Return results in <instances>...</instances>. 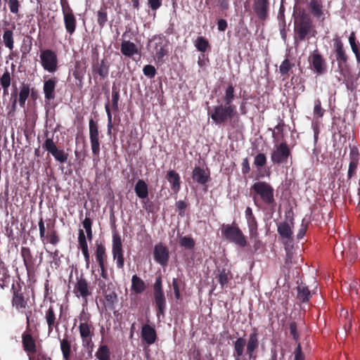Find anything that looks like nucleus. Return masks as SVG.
<instances>
[{
  "label": "nucleus",
  "instance_id": "9b49d317",
  "mask_svg": "<svg viewBox=\"0 0 360 360\" xmlns=\"http://www.w3.org/2000/svg\"><path fill=\"white\" fill-rule=\"evenodd\" d=\"M112 256L113 259L116 260L117 267L118 269H122L124 266V257L122 240L120 237L114 234L112 236Z\"/></svg>",
  "mask_w": 360,
  "mask_h": 360
},
{
  "label": "nucleus",
  "instance_id": "09e8293b",
  "mask_svg": "<svg viewBox=\"0 0 360 360\" xmlns=\"http://www.w3.org/2000/svg\"><path fill=\"white\" fill-rule=\"evenodd\" d=\"M293 64H292L288 59H285L279 67L280 73L283 75H288L289 71L291 70Z\"/></svg>",
  "mask_w": 360,
  "mask_h": 360
},
{
  "label": "nucleus",
  "instance_id": "79ce46f5",
  "mask_svg": "<svg viewBox=\"0 0 360 360\" xmlns=\"http://www.w3.org/2000/svg\"><path fill=\"white\" fill-rule=\"evenodd\" d=\"M179 245L188 250H191L195 246V241L191 236H183L179 239Z\"/></svg>",
  "mask_w": 360,
  "mask_h": 360
},
{
  "label": "nucleus",
  "instance_id": "bf43d9fd",
  "mask_svg": "<svg viewBox=\"0 0 360 360\" xmlns=\"http://www.w3.org/2000/svg\"><path fill=\"white\" fill-rule=\"evenodd\" d=\"M25 314L26 317V323H27V328H29L30 326L31 323L34 322V317L32 315V311L30 309V307H27L26 309L24 310L22 312Z\"/></svg>",
  "mask_w": 360,
  "mask_h": 360
},
{
  "label": "nucleus",
  "instance_id": "338daca9",
  "mask_svg": "<svg viewBox=\"0 0 360 360\" xmlns=\"http://www.w3.org/2000/svg\"><path fill=\"white\" fill-rule=\"evenodd\" d=\"M290 334L292 335L293 339L295 341H297L298 333L297 332V325L295 323L292 322L290 324Z\"/></svg>",
  "mask_w": 360,
  "mask_h": 360
},
{
  "label": "nucleus",
  "instance_id": "7ed1b4c3",
  "mask_svg": "<svg viewBox=\"0 0 360 360\" xmlns=\"http://www.w3.org/2000/svg\"><path fill=\"white\" fill-rule=\"evenodd\" d=\"M221 230L222 236L229 242L233 243L240 248L246 246L245 236L236 224H223Z\"/></svg>",
  "mask_w": 360,
  "mask_h": 360
},
{
  "label": "nucleus",
  "instance_id": "603ef678",
  "mask_svg": "<svg viewBox=\"0 0 360 360\" xmlns=\"http://www.w3.org/2000/svg\"><path fill=\"white\" fill-rule=\"evenodd\" d=\"M97 22L100 27H103L108 21V15L104 9H101L97 13Z\"/></svg>",
  "mask_w": 360,
  "mask_h": 360
},
{
  "label": "nucleus",
  "instance_id": "680f3d73",
  "mask_svg": "<svg viewBox=\"0 0 360 360\" xmlns=\"http://www.w3.org/2000/svg\"><path fill=\"white\" fill-rule=\"evenodd\" d=\"M154 294L155 293H162L163 290L162 289V278L160 276H158L155 279V282L153 286Z\"/></svg>",
  "mask_w": 360,
  "mask_h": 360
},
{
  "label": "nucleus",
  "instance_id": "f03ea898",
  "mask_svg": "<svg viewBox=\"0 0 360 360\" xmlns=\"http://www.w3.org/2000/svg\"><path fill=\"white\" fill-rule=\"evenodd\" d=\"M295 41H302L305 39L314 37V30L311 19L305 14L300 15L294 22Z\"/></svg>",
  "mask_w": 360,
  "mask_h": 360
},
{
  "label": "nucleus",
  "instance_id": "f8f14e48",
  "mask_svg": "<svg viewBox=\"0 0 360 360\" xmlns=\"http://www.w3.org/2000/svg\"><path fill=\"white\" fill-rule=\"evenodd\" d=\"M290 155V150L285 143H281L276 146L271 154V161L274 163L281 164L287 161Z\"/></svg>",
  "mask_w": 360,
  "mask_h": 360
},
{
  "label": "nucleus",
  "instance_id": "4c0bfd02",
  "mask_svg": "<svg viewBox=\"0 0 360 360\" xmlns=\"http://www.w3.org/2000/svg\"><path fill=\"white\" fill-rule=\"evenodd\" d=\"M96 283L102 294H106L111 289L110 286H112V283L109 282V279L98 278L96 279Z\"/></svg>",
  "mask_w": 360,
  "mask_h": 360
},
{
  "label": "nucleus",
  "instance_id": "ddd939ff",
  "mask_svg": "<svg viewBox=\"0 0 360 360\" xmlns=\"http://www.w3.org/2000/svg\"><path fill=\"white\" fill-rule=\"evenodd\" d=\"M246 354L250 359L255 356V352L259 347V331L253 328L246 342Z\"/></svg>",
  "mask_w": 360,
  "mask_h": 360
},
{
  "label": "nucleus",
  "instance_id": "473e14b6",
  "mask_svg": "<svg viewBox=\"0 0 360 360\" xmlns=\"http://www.w3.org/2000/svg\"><path fill=\"white\" fill-rule=\"evenodd\" d=\"M309 8L314 17L319 18L323 15L321 3L317 0H311L310 1Z\"/></svg>",
  "mask_w": 360,
  "mask_h": 360
},
{
  "label": "nucleus",
  "instance_id": "de8ad7c7",
  "mask_svg": "<svg viewBox=\"0 0 360 360\" xmlns=\"http://www.w3.org/2000/svg\"><path fill=\"white\" fill-rule=\"evenodd\" d=\"M21 255L23 258V262L26 268H28V266L32 262V255L30 249L28 248L22 247L21 249Z\"/></svg>",
  "mask_w": 360,
  "mask_h": 360
},
{
  "label": "nucleus",
  "instance_id": "ea45409f",
  "mask_svg": "<svg viewBox=\"0 0 360 360\" xmlns=\"http://www.w3.org/2000/svg\"><path fill=\"white\" fill-rule=\"evenodd\" d=\"M246 220L249 229L250 238H256L257 236V223L255 219V217L248 219Z\"/></svg>",
  "mask_w": 360,
  "mask_h": 360
},
{
  "label": "nucleus",
  "instance_id": "a878e982",
  "mask_svg": "<svg viewBox=\"0 0 360 360\" xmlns=\"http://www.w3.org/2000/svg\"><path fill=\"white\" fill-rule=\"evenodd\" d=\"M167 179L171 184V188L176 192L180 189V176L174 170H170L167 174Z\"/></svg>",
  "mask_w": 360,
  "mask_h": 360
},
{
  "label": "nucleus",
  "instance_id": "c756f323",
  "mask_svg": "<svg viewBox=\"0 0 360 360\" xmlns=\"http://www.w3.org/2000/svg\"><path fill=\"white\" fill-rule=\"evenodd\" d=\"M297 299L302 302H307L309 300L311 294L308 287L303 283L299 285L297 288Z\"/></svg>",
  "mask_w": 360,
  "mask_h": 360
},
{
  "label": "nucleus",
  "instance_id": "2f4dec72",
  "mask_svg": "<svg viewBox=\"0 0 360 360\" xmlns=\"http://www.w3.org/2000/svg\"><path fill=\"white\" fill-rule=\"evenodd\" d=\"M3 41L6 48L12 51L14 47L13 32L11 30L6 29L3 34Z\"/></svg>",
  "mask_w": 360,
  "mask_h": 360
},
{
  "label": "nucleus",
  "instance_id": "c85d7f7f",
  "mask_svg": "<svg viewBox=\"0 0 360 360\" xmlns=\"http://www.w3.org/2000/svg\"><path fill=\"white\" fill-rule=\"evenodd\" d=\"M146 286L144 281L140 278L137 275H134L131 277V290L136 294H140L143 292Z\"/></svg>",
  "mask_w": 360,
  "mask_h": 360
},
{
  "label": "nucleus",
  "instance_id": "0eeeda50",
  "mask_svg": "<svg viewBox=\"0 0 360 360\" xmlns=\"http://www.w3.org/2000/svg\"><path fill=\"white\" fill-rule=\"evenodd\" d=\"M64 24L66 31L72 34L76 28V18L67 0H60Z\"/></svg>",
  "mask_w": 360,
  "mask_h": 360
},
{
  "label": "nucleus",
  "instance_id": "e2e57ef3",
  "mask_svg": "<svg viewBox=\"0 0 360 360\" xmlns=\"http://www.w3.org/2000/svg\"><path fill=\"white\" fill-rule=\"evenodd\" d=\"M295 360H304V354L302 352L300 344L298 343L294 352Z\"/></svg>",
  "mask_w": 360,
  "mask_h": 360
},
{
  "label": "nucleus",
  "instance_id": "69168bd1",
  "mask_svg": "<svg viewBox=\"0 0 360 360\" xmlns=\"http://www.w3.org/2000/svg\"><path fill=\"white\" fill-rule=\"evenodd\" d=\"M118 100H119V92L117 91L112 90V108L115 110H117V108H118Z\"/></svg>",
  "mask_w": 360,
  "mask_h": 360
},
{
  "label": "nucleus",
  "instance_id": "1a4fd4ad",
  "mask_svg": "<svg viewBox=\"0 0 360 360\" xmlns=\"http://www.w3.org/2000/svg\"><path fill=\"white\" fill-rule=\"evenodd\" d=\"M73 292L77 297H81L85 302H87V297L91 295V290L89 283L83 277L77 278Z\"/></svg>",
  "mask_w": 360,
  "mask_h": 360
},
{
  "label": "nucleus",
  "instance_id": "e433bc0d",
  "mask_svg": "<svg viewBox=\"0 0 360 360\" xmlns=\"http://www.w3.org/2000/svg\"><path fill=\"white\" fill-rule=\"evenodd\" d=\"M60 349L64 360H69L70 355V343L67 338L60 340Z\"/></svg>",
  "mask_w": 360,
  "mask_h": 360
},
{
  "label": "nucleus",
  "instance_id": "13d9d810",
  "mask_svg": "<svg viewBox=\"0 0 360 360\" xmlns=\"http://www.w3.org/2000/svg\"><path fill=\"white\" fill-rule=\"evenodd\" d=\"M106 258L105 248L102 244H98L96 250V259Z\"/></svg>",
  "mask_w": 360,
  "mask_h": 360
},
{
  "label": "nucleus",
  "instance_id": "8fccbe9b",
  "mask_svg": "<svg viewBox=\"0 0 360 360\" xmlns=\"http://www.w3.org/2000/svg\"><path fill=\"white\" fill-rule=\"evenodd\" d=\"M197 49L201 52H205L208 46V42L202 37H198L195 44Z\"/></svg>",
  "mask_w": 360,
  "mask_h": 360
},
{
  "label": "nucleus",
  "instance_id": "6e6552de",
  "mask_svg": "<svg viewBox=\"0 0 360 360\" xmlns=\"http://www.w3.org/2000/svg\"><path fill=\"white\" fill-rule=\"evenodd\" d=\"M79 331L82 339V346L86 348L89 353L93 352L94 343L92 337L94 335L91 326L86 322H81L79 326Z\"/></svg>",
  "mask_w": 360,
  "mask_h": 360
},
{
  "label": "nucleus",
  "instance_id": "f257e3e1",
  "mask_svg": "<svg viewBox=\"0 0 360 360\" xmlns=\"http://www.w3.org/2000/svg\"><path fill=\"white\" fill-rule=\"evenodd\" d=\"M250 190L252 192L254 203L257 207H260L258 202V199H260L266 205L274 208L276 205L274 189L269 184L265 181H257L252 185Z\"/></svg>",
  "mask_w": 360,
  "mask_h": 360
},
{
  "label": "nucleus",
  "instance_id": "dca6fc26",
  "mask_svg": "<svg viewBox=\"0 0 360 360\" xmlns=\"http://www.w3.org/2000/svg\"><path fill=\"white\" fill-rule=\"evenodd\" d=\"M13 295L12 298V306L18 311L23 312L28 307L27 301L25 299L23 293L20 289H16L14 285L12 286Z\"/></svg>",
  "mask_w": 360,
  "mask_h": 360
},
{
  "label": "nucleus",
  "instance_id": "58836bf2",
  "mask_svg": "<svg viewBox=\"0 0 360 360\" xmlns=\"http://www.w3.org/2000/svg\"><path fill=\"white\" fill-rule=\"evenodd\" d=\"M98 360H110V351L106 345H101L96 352Z\"/></svg>",
  "mask_w": 360,
  "mask_h": 360
},
{
  "label": "nucleus",
  "instance_id": "c9c22d12",
  "mask_svg": "<svg viewBox=\"0 0 360 360\" xmlns=\"http://www.w3.org/2000/svg\"><path fill=\"white\" fill-rule=\"evenodd\" d=\"M150 46L155 51L158 48L166 46L167 41L164 37L155 36L150 41Z\"/></svg>",
  "mask_w": 360,
  "mask_h": 360
},
{
  "label": "nucleus",
  "instance_id": "cd10ccee",
  "mask_svg": "<svg viewBox=\"0 0 360 360\" xmlns=\"http://www.w3.org/2000/svg\"><path fill=\"white\" fill-rule=\"evenodd\" d=\"M154 300L158 309L157 316L159 317L160 314L164 315L166 309V299L164 292L155 293Z\"/></svg>",
  "mask_w": 360,
  "mask_h": 360
},
{
  "label": "nucleus",
  "instance_id": "39448f33",
  "mask_svg": "<svg viewBox=\"0 0 360 360\" xmlns=\"http://www.w3.org/2000/svg\"><path fill=\"white\" fill-rule=\"evenodd\" d=\"M41 66L49 72H55L58 70V58L56 53L50 49L40 51L39 55Z\"/></svg>",
  "mask_w": 360,
  "mask_h": 360
},
{
  "label": "nucleus",
  "instance_id": "72a5a7b5",
  "mask_svg": "<svg viewBox=\"0 0 360 360\" xmlns=\"http://www.w3.org/2000/svg\"><path fill=\"white\" fill-rule=\"evenodd\" d=\"M9 281V275L4 262H0V287L4 289Z\"/></svg>",
  "mask_w": 360,
  "mask_h": 360
},
{
  "label": "nucleus",
  "instance_id": "a18cd8bd",
  "mask_svg": "<svg viewBox=\"0 0 360 360\" xmlns=\"http://www.w3.org/2000/svg\"><path fill=\"white\" fill-rule=\"evenodd\" d=\"M340 316L342 319H345L346 321V323L344 325V330L346 332L351 328L352 317L349 314L348 311L345 309H341Z\"/></svg>",
  "mask_w": 360,
  "mask_h": 360
},
{
  "label": "nucleus",
  "instance_id": "a211bd4d",
  "mask_svg": "<svg viewBox=\"0 0 360 360\" xmlns=\"http://www.w3.org/2000/svg\"><path fill=\"white\" fill-rule=\"evenodd\" d=\"M58 80L53 77L45 80L44 82L43 91L46 101H50L55 98V89Z\"/></svg>",
  "mask_w": 360,
  "mask_h": 360
},
{
  "label": "nucleus",
  "instance_id": "4d7b16f0",
  "mask_svg": "<svg viewBox=\"0 0 360 360\" xmlns=\"http://www.w3.org/2000/svg\"><path fill=\"white\" fill-rule=\"evenodd\" d=\"M324 110L321 108V101L316 100L314 101V116L316 117H321L323 115Z\"/></svg>",
  "mask_w": 360,
  "mask_h": 360
},
{
  "label": "nucleus",
  "instance_id": "f704fd0d",
  "mask_svg": "<svg viewBox=\"0 0 360 360\" xmlns=\"http://www.w3.org/2000/svg\"><path fill=\"white\" fill-rule=\"evenodd\" d=\"M30 94V87L27 84H22L20 87L19 94V103L21 107H24L25 101Z\"/></svg>",
  "mask_w": 360,
  "mask_h": 360
},
{
  "label": "nucleus",
  "instance_id": "20e7f679",
  "mask_svg": "<svg viewBox=\"0 0 360 360\" xmlns=\"http://www.w3.org/2000/svg\"><path fill=\"white\" fill-rule=\"evenodd\" d=\"M235 114V105L220 104L214 107L211 113V118L216 124H221L228 120L231 119Z\"/></svg>",
  "mask_w": 360,
  "mask_h": 360
},
{
  "label": "nucleus",
  "instance_id": "6ab92c4d",
  "mask_svg": "<svg viewBox=\"0 0 360 360\" xmlns=\"http://www.w3.org/2000/svg\"><path fill=\"white\" fill-rule=\"evenodd\" d=\"M155 260L160 264L165 266L169 260V252L166 247L162 245H157L154 248Z\"/></svg>",
  "mask_w": 360,
  "mask_h": 360
},
{
  "label": "nucleus",
  "instance_id": "49530a36",
  "mask_svg": "<svg viewBox=\"0 0 360 360\" xmlns=\"http://www.w3.org/2000/svg\"><path fill=\"white\" fill-rule=\"evenodd\" d=\"M11 75L9 72L6 70L3 75L0 77V84L5 91L11 85Z\"/></svg>",
  "mask_w": 360,
  "mask_h": 360
},
{
  "label": "nucleus",
  "instance_id": "423d86ee",
  "mask_svg": "<svg viewBox=\"0 0 360 360\" xmlns=\"http://www.w3.org/2000/svg\"><path fill=\"white\" fill-rule=\"evenodd\" d=\"M89 127L91 148L92 153L95 156L94 161L98 162L99 160L101 148L99 141V131L97 123L93 119H91L89 122Z\"/></svg>",
  "mask_w": 360,
  "mask_h": 360
},
{
  "label": "nucleus",
  "instance_id": "9d476101",
  "mask_svg": "<svg viewBox=\"0 0 360 360\" xmlns=\"http://www.w3.org/2000/svg\"><path fill=\"white\" fill-rule=\"evenodd\" d=\"M44 148L59 162L64 163L68 160V154L63 150H58L52 139L47 138L46 139Z\"/></svg>",
  "mask_w": 360,
  "mask_h": 360
},
{
  "label": "nucleus",
  "instance_id": "2eb2a0df",
  "mask_svg": "<svg viewBox=\"0 0 360 360\" xmlns=\"http://www.w3.org/2000/svg\"><path fill=\"white\" fill-rule=\"evenodd\" d=\"M311 70L317 75H323L326 72V64L323 57L314 51L309 58Z\"/></svg>",
  "mask_w": 360,
  "mask_h": 360
},
{
  "label": "nucleus",
  "instance_id": "5701e85b",
  "mask_svg": "<svg viewBox=\"0 0 360 360\" xmlns=\"http://www.w3.org/2000/svg\"><path fill=\"white\" fill-rule=\"evenodd\" d=\"M121 53L127 57H132L138 53V49L135 44L129 41L124 40L121 44Z\"/></svg>",
  "mask_w": 360,
  "mask_h": 360
},
{
  "label": "nucleus",
  "instance_id": "864d4df0",
  "mask_svg": "<svg viewBox=\"0 0 360 360\" xmlns=\"http://www.w3.org/2000/svg\"><path fill=\"white\" fill-rule=\"evenodd\" d=\"M109 72L108 66L104 60H102L97 70L98 74L104 78L108 76Z\"/></svg>",
  "mask_w": 360,
  "mask_h": 360
},
{
  "label": "nucleus",
  "instance_id": "6e6d98bb",
  "mask_svg": "<svg viewBox=\"0 0 360 360\" xmlns=\"http://www.w3.org/2000/svg\"><path fill=\"white\" fill-rule=\"evenodd\" d=\"M266 162V158L264 154L259 153L257 154L254 160V165L256 167H263L265 165Z\"/></svg>",
  "mask_w": 360,
  "mask_h": 360
},
{
  "label": "nucleus",
  "instance_id": "bb28decb",
  "mask_svg": "<svg viewBox=\"0 0 360 360\" xmlns=\"http://www.w3.org/2000/svg\"><path fill=\"white\" fill-rule=\"evenodd\" d=\"M246 344V340L243 338H238L233 342L235 360H240V357L244 354V348Z\"/></svg>",
  "mask_w": 360,
  "mask_h": 360
},
{
  "label": "nucleus",
  "instance_id": "4468645a",
  "mask_svg": "<svg viewBox=\"0 0 360 360\" xmlns=\"http://www.w3.org/2000/svg\"><path fill=\"white\" fill-rule=\"evenodd\" d=\"M253 10L257 17L261 20H265L269 15V0H252Z\"/></svg>",
  "mask_w": 360,
  "mask_h": 360
},
{
  "label": "nucleus",
  "instance_id": "3c124183",
  "mask_svg": "<svg viewBox=\"0 0 360 360\" xmlns=\"http://www.w3.org/2000/svg\"><path fill=\"white\" fill-rule=\"evenodd\" d=\"M78 243H79V248H81L82 250H88V244L86 242V236H85L83 230H82V229L79 230Z\"/></svg>",
  "mask_w": 360,
  "mask_h": 360
},
{
  "label": "nucleus",
  "instance_id": "aec40b11",
  "mask_svg": "<svg viewBox=\"0 0 360 360\" xmlns=\"http://www.w3.org/2000/svg\"><path fill=\"white\" fill-rule=\"evenodd\" d=\"M141 338L148 345H153L156 340V332L153 327L145 324L141 328Z\"/></svg>",
  "mask_w": 360,
  "mask_h": 360
},
{
  "label": "nucleus",
  "instance_id": "b1692460",
  "mask_svg": "<svg viewBox=\"0 0 360 360\" xmlns=\"http://www.w3.org/2000/svg\"><path fill=\"white\" fill-rule=\"evenodd\" d=\"M193 179L200 184H205L209 179V174L200 167H195L193 171Z\"/></svg>",
  "mask_w": 360,
  "mask_h": 360
},
{
  "label": "nucleus",
  "instance_id": "052dcab7",
  "mask_svg": "<svg viewBox=\"0 0 360 360\" xmlns=\"http://www.w3.org/2000/svg\"><path fill=\"white\" fill-rule=\"evenodd\" d=\"M8 7L10 11L13 13L17 14L19 11L20 4L18 0H8Z\"/></svg>",
  "mask_w": 360,
  "mask_h": 360
},
{
  "label": "nucleus",
  "instance_id": "5fc2aeb1",
  "mask_svg": "<svg viewBox=\"0 0 360 360\" xmlns=\"http://www.w3.org/2000/svg\"><path fill=\"white\" fill-rule=\"evenodd\" d=\"M143 72L146 77L151 79L155 76L156 70L154 66L151 65H146L143 68Z\"/></svg>",
  "mask_w": 360,
  "mask_h": 360
},
{
  "label": "nucleus",
  "instance_id": "37998d69",
  "mask_svg": "<svg viewBox=\"0 0 360 360\" xmlns=\"http://www.w3.org/2000/svg\"><path fill=\"white\" fill-rule=\"evenodd\" d=\"M105 297V300L107 306L112 307L113 304L117 301V294L111 289L106 292L103 294Z\"/></svg>",
  "mask_w": 360,
  "mask_h": 360
},
{
  "label": "nucleus",
  "instance_id": "0e129e2a",
  "mask_svg": "<svg viewBox=\"0 0 360 360\" xmlns=\"http://www.w3.org/2000/svg\"><path fill=\"white\" fill-rule=\"evenodd\" d=\"M165 46L158 48L155 51V57L158 60H162L164 56L167 54V51L165 49Z\"/></svg>",
  "mask_w": 360,
  "mask_h": 360
},
{
  "label": "nucleus",
  "instance_id": "412c9836",
  "mask_svg": "<svg viewBox=\"0 0 360 360\" xmlns=\"http://www.w3.org/2000/svg\"><path fill=\"white\" fill-rule=\"evenodd\" d=\"M22 343L25 352L31 354H34L37 352L35 340L30 333H22Z\"/></svg>",
  "mask_w": 360,
  "mask_h": 360
},
{
  "label": "nucleus",
  "instance_id": "7c9ffc66",
  "mask_svg": "<svg viewBox=\"0 0 360 360\" xmlns=\"http://www.w3.org/2000/svg\"><path fill=\"white\" fill-rule=\"evenodd\" d=\"M278 234L285 239H290L292 235V229L287 222L279 223L277 226Z\"/></svg>",
  "mask_w": 360,
  "mask_h": 360
},
{
  "label": "nucleus",
  "instance_id": "4be33fe9",
  "mask_svg": "<svg viewBox=\"0 0 360 360\" xmlns=\"http://www.w3.org/2000/svg\"><path fill=\"white\" fill-rule=\"evenodd\" d=\"M334 47L336 53V60L338 62L339 65H341L342 63H346L347 57L343 49V45L340 39L337 38L334 41Z\"/></svg>",
  "mask_w": 360,
  "mask_h": 360
},
{
  "label": "nucleus",
  "instance_id": "774afa93",
  "mask_svg": "<svg viewBox=\"0 0 360 360\" xmlns=\"http://www.w3.org/2000/svg\"><path fill=\"white\" fill-rule=\"evenodd\" d=\"M357 164L355 161H351L348 169V176L351 178L356 172Z\"/></svg>",
  "mask_w": 360,
  "mask_h": 360
},
{
  "label": "nucleus",
  "instance_id": "c03bdc74",
  "mask_svg": "<svg viewBox=\"0 0 360 360\" xmlns=\"http://www.w3.org/2000/svg\"><path fill=\"white\" fill-rule=\"evenodd\" d=\"M234 98V89L233 86L229 85L225 91V96H224V105H232L231 103Z\"/></svg>",
  "mask_w": 360,
  "mask_h": 360
},
{
  "label": "nucleus",
  "instance_id": "f3484780",
  "mask_svg": "<svg viewBox=\"0 0 360 360\" xmlns=\"http://www.w3.org/2000/svg\"><path fill=\"white\" fill-rule=\"evenodd\" d=\"M58 305L55 307L54 306H50L45 312V319L48 325V332L50 334L53 330L58 327V320L57 319L56 311Z\"/></svg>",
  "mask_w": 360,
  "mask_h": 360
},
{
  "label": "nucleus",
  "instance_id": "a19ab883",
  "mask_svg": "<svg viewBox=\"0 0 360 360\" xmlns=\"http://www.w3.org/2000/svg\"><path fill=\"white\" fill-rule=\"evenodd\" d=\"M217 278L221 288H223L229 281V271L225 269L219 270Z\"/></svg>",
  "mask_w": 360,
  "mask_h": 360
},
{
  "label": "nucleus",
  "instance_id": "393cba45",
  "mask_svg": "<svg viewBox=\"0 0 360 360\" xmlns=\"http://www.w3.org/2000/svg\"><path fill=\"white\" fill-rule=\"evenodd\" d=\"M134 191L140 199H145L148 196V188L147 184L142 179H139L135 184Z\"/></svg>",
  "mask_w": 360,
  "mask_h": 360
}]
</instances>
